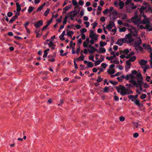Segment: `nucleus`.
Returning a JSON list of instances; mask_svg holds the SVG:
<instances>
[{
	"label": "nucleus",
	"mask_w": 152,
	"mask_h": 152,
	"mask_svg": "<svg viewBox=\"0 0 152 152\" xmlns=\"http://www.w3.org/2000/svg\"><path fill=\"white\" fill-rule=\"evenodd\" d=\"M145 7V10H143V11L145 10H146V12H152V8L151 7Z\"/></svg>",
	"instance_id": "obj_28"
},
{
	"label": "nucleus",
	"mask_w": 152,
	"mask_h": 152,
	"mask_svg": "<svg viewBox=\"0 0 152 152\" xmlns=\"http://www.w3.org/2000/svg\"><path fill=\"white\" fill-rule=\"evenodd\" d=\"M145 29H148L149 31L152 30V27L149 24H147V25L145 26Z\"/></svg>",
	"instance_id": "obj_23"
},
{
	"label": "nucleus",
	"mask_w": 152,
	"mask_h": 152,
	"mask_svg": "<svg viewBox=\"0 0 152 152\" xmlns=\"http://www.w3.org/2000/svg\"><path fill=\"white\" fill-rule=\"evenodd\" d=\"M48 46L49 47H51L53 49H54L55 47V45L53 44V42L52 41H50L49 43L48 44Z\"/></svg>",
	"instance_id": "obj_27"
},
{
	"label": "nucleus",
	"mask_w": 152,
	"mask_h": 152,
	"mask_svg": "<svg viewBox=\"0 0 152 152\" xmlns=\"http://www.w3.org/2000/svg\"><path fill=\"white\" fill-rule=\"evenodd\" d=\"M59 38L60 39L62 40H64V36L62 35H60L59 36Z\"/></svg>",
	"instance_id": "obj_60"
},
{
	"label": "nucleus",
	"mask_w": 152,
	"mask_h": 152,
	"mask_svg": "<svg viewBox=\"0 0 152 152\" xmlns=\"http://www.w3.org/2000/svg\"><path fill=\"white\" fill-rule=\"evenodd\" d=\"M114 57L113 56L110 57L107 56L106 57V59L108 60H111L113 59Z\"/></svg>",
	"instance_id": "obj_49"
},
{
	"label": "nucleus",
	"mask_w": 152,
	"mask_h": 152,
	"mask_svg": "<svg viewBox=\"0 0 152 152\" xmlns=\"http://www.w3.org/2000/svg\"><path fill=\"white\" fill-rule=\"evenodd\" d=\"M131 0H127L125 2V4L126 6L128 5L130 3H131Z\"/></svg>",
	"instance_id": "obj_58"
},
{
	"label": "nucleus",
	"mask_w": 152,
	"mask_h": 152,
	"mask_svg": "<svg viewBox=\"0 0 152 152\" xmlns=\"http://www.w3.org/2000/svg\"><path fill=\"white\" fill-rule=\"evenodd\" d=\"M143 47L149 52H151L152 50V49L151 46L148 45L145 43H144L142 45Z\"/></svg>",
	"instance_id": "obj_13"
},
{
	"label": "nucleus",
	"mask_w": 152,
	"mask_h": 152,
	"mask_svg": "<svg viewBox=\"0 0 152 152\" xmlns=\"http://www.w3.org/2000/svg\"><path fill=\"white\" fill-rule=\"evenodd\" d=\"M110 82L111 84L113 85H116L118 84V82H117L113 81L112 80H110Z\"/></svg>",
	"instance_id": "obj_50"
},
{
	"label": "nucleus",
	"mask_w": 152,
	"mask_h": 152,
	"mask_svg": "<svg viewBox=\"0 0 152 152\" xmlns=\"http://www.w3.org/2000/svg\"><path fill=\"white\" fill-rule=\"evenodd\" d=\"M98 53H104L106 51L105 49L104 48H99L98 50L97 51Z\"/></svg>",
	"instance_id": "obj_26"
},
{
	"label": "nucleus",
	"mask_w": 152,
	"mask_h": 152,
	"mask_svg": "<svg viewBox=\"0 0 152 152\" xmlns=\"http://www.w3.org/2000/svg\"><path fill=\"white\" fill-rule=\"evenodd\" d=\"M109 13H110V16H111L112 15H117V12L114 10V8L112 7H110L109 8Z\"/></svg>",
	"instance_id": "obj_12"
},
{
	"label": "nucleus",
	"mask_w": 152,
	"mask_h": 152,
	"mask_svg": "<svg viewBox=\"0 0 152 152\" xmlns=\"http://www.w3.org/2000/svg\"><path fill=\"white\" fill-rule=\"evenodd\" d=\"M126 26L128 27V29L131 32L132 35H133L134 37H137V32L136 29L134 27L127 25Z\"/></svg>",
	"instance_id": "obj_7"
},
{
	"label": "nucleus",
	"mask_w": 152,
	"mask_h": 152,
	"mask_svg": "<svg viewBox=\"0 0 152 152\" xmlns=\"http://www.w3.org/2000/svg\"><path fill=\"white\" fill-rule=\"evenodd\" d=\"M142 40L140 37H138L136 39L134 42V46L136 50L142 51V48L140 46Z\"/></svg>",
	"instance_id": "obj_4"
},
{
	"label": "nucleus",
	"mask_w": 152,
	"mask_h": 152,
	"mask_svg": "<svg viewBox=\"0 0 152 152\" xmlns=\"http://www.w3.org/2000/svg\"><path fill=\"white\" fill-rule=\"evenodd\" d=\"M100 20L102 22H104L105 21V18L104 17H102L100 18Z\"/></svg>",
	"instance_id": "obj_62"
},
{
	"label": "nucleus",
	"mask_w": 152,
	"mask_h": 152,
	"mask_svg": "<svg viewBox=\"0 0 152 152\" xmlns=\"http://www.w3.org/2000/svg\"><path fill=\"white\" fill-rule=\"evenodd\" d=\"M88 48H90V49L88 50V51L89 53H93L95 51L96 48L92 46V45H91V47H89Z\"/></svg>",
	"instance_id": "obj_19"
},
{
	"label": "nucleus",
	"mask_w": 152,
	"mask_h": 152,
	"mask_svg": "<svg viewBox=\"0 0 152 152\" xmlns=\"http://www.w3.org/2000/svg\"><path fill=\"white\" fill-rule=\"evenodd\" d=\"M84 63L85 64H87V68H91L93 66V64L91 62L87 61L85 60L84 61Z\"/></svg>",
	"instance_id": "obj_17"
},
{
	"label": "nucleus",
	"mask_w": 152,
	"mask_h": 152,
	"mask_svg": "<svg viewBox=\"0 0 152 152\" xmlns=\"http://www.w3.org/2000/svg\"><path fill=\"white\" fill-rule=\"evenodd\" d=\"M78 3L80 5H82L84 4V2L83 1L80 0L79 1Z\"/></svg>",
	"instance_id": "obj_64"
},
{
	"label": "nucleus",
	"mask_w": 152,
	"mask_h": 152,
	"mask_svg": "<svg viewBox=\"0 0 152 152\" xmlns=\"http://www.w3.org/2000/svg\"><path fill=\"white\" fill-rule=\"evenodd\" d=\"M84 24L86 25V28L88 27L89 26V23L87 21H86L84 22Z\"/></svg>",
	"instance_id": "obj_57"
},
{
	"label": "nucleus",
	"mask_w": 152,
	"mask_h": 152,
	"mask_svg": "<svg viewBox=\"0 0 152 152\" xmlns=\"http://www.w3.org/2000/svg\"><path fill=\"white\" fill-rule=\"evenodd\" d=\"M103 90L104 92H107L108 91V88L107 87H105L103 89Z\"/></svg>",
	"instance_id": "obj_61"
},
{
	"label": "nucleus",
	"mask_w": 152,
	"mask_h": 152,
	"mask_svg": "<svg viewBox=\"0 0 152 152\" xmlns=\"http://www.w3.org/2000/svg\"><path fill=\"white\" fill-rule=\"evenodd\" d=\"M34 9V7H32L30 6L29 7L28 9V11L29 12H32Z\"/></svg>",
	"instance_id": "obj_42"
},
{
	"label": "nucleus",
	"mask_w": 152,
	"mask_h": 152,
	"mask_svg": "<svg viewBox=\"0 0 152 152\" xmlns=\"http://www.w3.org/2000/svg\"><path fill=\"white\" fill-rule=\"evenodd\" d=\"M94 62L95 65L97 66L99 65L102 62V61H100V60H98L95 61Z\"/></svg>",
	"instance_id": "obj_36"
},
{
	"label": "nucleus",
	"mask_w": 152,
	"mask_h": 152,
	"mask_svg": "<svg viewBox=\"0 0 152 152\" xmlns=\"http://www.w3.org/2000/svg\"><path fill=\"white\" fill-rule=\"evenodd\" d=\"M81 39H83L84 40L86 38V36L84 34H81Z\"/></svg>",
	"instance_id": "obj_53"
},
{
	"label": "nucleus",
	"mask_w": 152,
	"mask_h": 152,
	"mask_svg": "<svg viewBox=\"0 0 152 152\" xmlns=\"http://www.w3.org/2000/svg\"><path fill=\"white\" fill-rule=\"evenodd\" d=\"M143 79L142 78V79ZM142 84H143V87L145 88H149V87L147 83H144L143 81Z\"/></svg>",
	"instance_id": "obj_37"
},
{
	"label": "nucleus",
	"mask_w": 152,
	"mask_h": 152,
	"mask_svg": "<svg viewBox=\"0 0 152 152\" xmlns=\"http://www.w3.org/2000/svg\"><path fill=\"white\" fill-rule=\"evenodd\" d=\"M70 18L72 20H74L75 17L77 14V12L75 11H73L70 12Z\"/></svg>",
	"instance_id": "obj_11"
},
{
	"label": "nucleus",
	"mask_w": 152,
	"mask_h": 152,
	"mask_svg": "<svg viewBox=\"0 0 152 152\" xmlns=\"http://www.w3.org/2000/svg\"><path fill=\"white\" fill-rule=\"evenodd\" d=\"M142 79H140L137 81V82H136V84L133 85H134L137 87H138L140 88V90L138 89H137L136 90V93L139 94H140L141 92L143 91L142 88Z\"/></svg>",
	"instance_id": "obj_6"
},
{
	"label": "nucleus",
	"mask_w": 152,
	"mask_h": 152,
	"mask_svg": "<svg viewBox=\"0 0 152 152\" xmlns=\"http://www.w3.org/2000/svg\"><path fill=\"white\" fill-rule=\"evenodd\" d=\"M129 52V50L128 49H126L124 50L123 51V53L125 54H127Z\"/></svg>",
	"instance_id": "obj_48"
},
{
	"label": "nucleus",
	"mask_w": 152,
	"mask_h": 152,
	"mask_svg": "<svg viewBox=\"0 0 152 152\" xmlns=\"http://www.w3.org/2000/svg\"><path fill=\"white\" fill-rule=\"evenodd\" d=\"M16 10L18 12H19L21 10V8L20 5L18 3H16Z\"/></svg>",
	"instance_id": "obj_25"
},
{
	"label": "nucleus",
	"mask_w": 152,
	"mask_h": 152,
	"mask_svg": "<svg viewBox=\"0 0 152 152\" xmlns=\"http://www.w3.org/2000/svg\"><path fill=\"white\" fill-rule=\"evenodd\" d=\"M18 18V16L15 15L12 17L11 19L10 20L9 23H12L16 18Z\"/></svg>",
	"instance_id": "obj_24"
},
{
	"label": "nucleus",
	"mask_w": 152,
	"mask_h": 152,
	"mask_svg": "<svg viewBox=\"0 0 152 152\" xmlns=\"http://www.w3.org/2000/svg\"><path fill=\"white\" fill-rule=\"evenodd\" d=\"M110 62L111 63H113L116 64H118L119 63V61H118L116 60H115L112 61H111Z\"/></svg>",
	"instance_id": "obj_52"
},
{
	"label": "nucleus",
	"mask_w": 152,
	"mask_h": 152,
	"mask_svg": "<svg viewBox=\"0 0 152 152\" xmlns=\"http://www.w3.org/2000/svg\"><path fill=\"white\" fill-rule=\"evenodd\" d=\"M138 95H136L135 96H134L133 95H130L128 96L129 98L131 99V98H132L133 99H137L138 98Z\"/></svg>",
	"instance_id": "obj_29"
},
{
	"label": "nucleus",
	"mask_w": 152,
	"mask_h": 152,
	"mask_svg": "<svg viewBox=\"0 0 152 152\" xmlns=\"http://www.w3.org/2000/svg\"><path fill=\"white\" fill-rule=\"evenodd\" d=\"M121 18L122 19H125L127 17V15L125 14H122Z\"/></svg>",
	"instance_id": "obj_47"
},
{
	"label": "nucleus",
	"mask_w": 152,
	"mask_h": 152,
	"mask_svg": "<svg viewBox=\"0 0 152 152\" xmlns=\"http://www.w3.org/2000/svg\"><path fill=\"white\" fill-rule=\"evenodd\" d=\"M116 90L122 96L133 93L132 91L126 89V87L121 85L120 86L118 87H117Z\"/></svg>",
	"instance_id": "obj_3"
},
{
	"label": "nucleus",
	"mask_w": 152,
	"mask_h": 152,
	"mask_svg": "<svg viewBox=\"0 0 152 152\" xmlns=\"http://www.w3.org/2000/svg\"><path fill=\"white\" fill-rule=\"evenodd\" d=\"M136 59V57L135 56H133L131 57L129 59V60H127V61H129V62H133Z\"/></svg>",
	"instance_id": "obj_30"
},
{
	"label": "nucleus",
	"mask_w": 152,
	"mask_h": 152,
	"mask_svg": "<svg viewBox=\"0 0 152 152\" xmlns=\"http://www.w3.org/2000/svg\"><path fill=\"white\" fill-rule=\"evenodd\" d=\"M50 11V9L48 8L47 10L44 13V15L45 16H47V15H48V13H49V12Z\"/></svg>",
	"instance_id": "obj_38"
},
{
	"label": "nucleus",
	"mask_w": 152,
	"mask_h": 152,
	"mask_svg": "<svg viewBox=\"0 0 152 152\" xmlns=\"http://www.w3.org/2000/svg\"><path fill=\"white\" fill-rule=\"evenodd\" d=\"M7 16L9 17H10L12 15V13L11 12H9L7 14Z\"/></svg>",
	"instance_id": "obj_63"
},
{
	"label": "nucleus",
	"mask_w": 152,
	"mask_h": 152,
	"mask_svg": "<svg viewBox=\"0 0 152 152\" xmlns=\"http://www.w3.org/2000/svg\"><path fill=\"white\" fill-rule=\"evenodd\" d=\"M80 31L81 34H84V33L87 32V30L85 28H83L82 29L80 30Z\"/></svg>",
	"instance_id": "obj_40"
},
{
	"label": "nucleus",
	"mask_w": 152,
	"mask_h": 152,
	"mask_svg": "<svg viewBox=\"0 0 152 152\" xmlns=\"http://www.w3.org/2000/svg\"><path fill=\"white\" fill-rule=\"evenodd\" d=\"M71 7V5L70 6L69 5V6H67L66 7H65L63 9V10L65 11H66L68 10Z\"/></svg>",
	"instance_id": "obj_41"
},
{
	"label": "nucleus",
	"mask_w": 152,
	"mask_h": 152,
	"mask_svg": "<svg viewBox=\"0 0 152 152\" xmlns=\"http://www.w3.org/2000/svg\"><path fill=\"white\" fill-rule=\"evenodd\" d=\"M63 103V101L62 99H61L60 100V103L58 104V106H60Z\"/></svg>",
	"instance_id": "obj_54"
},
{
	"label": "nucleus",
	"mask_w": 152,
	"mask_h": 152,
	"mask_svg": "<svg viewBox=\"0 0 152 152\" xmlns=\"http://www.w3.org/2000/svg\"><path fill=\"white\" fill-rule=\"evenodd\" d=\"M100 46L103 47L107 45V43L105 42H102L100 43Z\"/></svg>",
	"instance_id": "obj_51"
},
{
	"label": "nucleus",
	"mask_w": 152,
	"mask_h": 152,
	"mask_svg": "<svg viewBox=\"0 0 152 152\" xmlns=\"http://www.w3.org/2000/svg\"><path fill=\"white\" fill-rule=\"evenodd\" d=\"M115 66V65L113 64L110 65L109 66V68L107 70V73L110 74H114L115 73V69L113 67Z\"/></svg>",
	"instance_id": "obj_10"
},
{
	"label": "nucleus",
	"mask_w": 152,
	"mask_h": 152,
	"mask_svg": "<svg viewBox=\"0 0 152 152\" xmlns=\"http://www.w3.org/2000/svg\"><path fill=\"white\" fill-rule=\"evenodd\" d=\"M93 44L90 43V40L88 38H87L83 43V46L86 48H88L89 47H91V45H92Z\"/></svg>",
	"instance_id": "obj_9"
},
{
	"label": "nucleus",
	"mask_w": 152,
	"mask_h": 152,
	"mask_svg": "<svg viewBox=\"0 0 152 152\" xmlns=\"http://www.w3.org/2000/svg\"><path fill=\"white\" fill-rule=\"evenodd\" d=\"M146 95L145 94H142L140 96V98L141 99H143L146 98Z\"/></svg>",
	"instance_id": "obj_43"
},
{
	"label": "nucleus",
	"mask_w": 152,
	"mask_h": 152,
	"mask_svg": "<svg viewBox=\"0 0 152 152\" xmlns=\"http://www.w3.org/2000/svg\"><path fill=\"white\" fill-rule=\"evenodd\" d=\"M107 65L105 63H103L101 64V66L102 67L105 68L107 67Z\"/></svg>",
	"instance_id": "obj_56"
},
{
	"label": "nucleus",
	"mask_w": 152,
	"mask_h": 152,
	"mask_svg": "<svg viewBox=\"0 0 152 152\" xmlns=\"http://www.w3.org/2000/svg\"><path fill=\"white\" fill-rule=\"evenodd\" d=\"M46 3H44L42 4L41 6L39 7L37 9V11H41L42 9L43 8L44 6L45 5Z\"/></svg>",
	"instance_id": "obj_31"
},
{
	"label": "nucleus",
	"mask_w": 152,
	"mask_h": 152,
	"mask_svg": "<svg viewBox=\"0 0 152 152\" xmlns=\"http://www.w3.org/2000/svg\"><path fill=\"white\" fill-rule=\"evenodd\" d=\"M145 8V7H144L142 6L140 10V17L143 16L144 18L142 22L140 19L137 17V12L135 13V15L131 18V21L135 24L137 25L138 26L141 23L147 24L150 23L149 19L147 18L146 16L144 14L143 12Z\"/></svg>",
	"instance_id": "obj_1"
},
{
	"label": "nucleus",
	"mask_w": 152,
	"mask_h": 152,
	"mask_svg": "<svg viewBox=\"0 0 152 152\" xmlns=\"http://www.w3.org/2000/svg\"><path fill=\"white\" fill-rule=\"evenodd\" d=\"M43 25L42 21V20L39 21L37 23L34 24V26L36 28H39Z\"/></svg>",
	"instance_id": "obj_16"
},
{
	"label": "nucleus",
	"mask_w": 152,
	"mask_h": 152,
	"mask_svg": "<svg viewBox=\"0 0 152 152\" xmlns=\"http://www.w3.org/2000/svg\"><path fill=\"white\" fill-rule=\"evenodd\" d=\"M119 5V6L120 9H122L124 5V3L123 1H120Z\"/></svg>",
	"instance_id": "obj_33"
},
{
	"label": "nucleus",
	"mask_w": 152,
	"mask_h": 152,
	"mask_svg": "<svg viewBox=\"0 0 152 152\" xmlns=\"http://www.w3.org/2000/svg\"><path fill=\"white\" fill-rule=\"evenodd\" d=\"M125 79L127 80L130 79L129 82L131 83L133 85H135L137 81L135 80H138L142 79V77L140 72L137 73L135 70H133L131 74L127 75L125 76Z\"/></svg>",
	"instance_id": "obj_2"
},
{
	"label": "nucleus",
	"mask_w": 152,
	"mask_h": 152,
	"mask_svg": "<svg viewBox=\"0 0 152 152\" xmlns=\"http://www.w3.org/2000/svg\"><path fill=\"white\" fill-rule=\"evenodd\" d=\"M132 35L130 33L126 34L124 39V42L126 43H130L133 42L134 39L132 38Z\"/></svg>",
	"instance_id": "obj_8"
},
{
	"label": "nucleus",
	"mask_w": 152,
	"mask_h": 152,
	"mask_svg": "<svg viewBox=\"0 0 152 152\" xmlns=\"http://www.w3.org/2000/svg\"><path fill=\"white\" fill-rule=\"evenodd\" d=\"M89 37L91 39L90 40V43L91 44H94L97 40L98 36L93 31L91 30L90 31Z\"/></svg>",
	"instance_id": "obj_5"
},
{
	"label": "nucleus",
	"mask_w": 152,
	"mask_h": 152,
	"mask_svg": "<svg viewBox=\"0 0 152 152\" xmlns=\"http://www.w3.org/2000/svg\"><path fill=\"white\" fill-rule=\"evenodd\" d=\"M114 26V22L113 21H110L109 24L107 26V28L109 31H110Z\"/></svg>",
	"instance_id": "obj_15"
},
{
	"label": "nucleus",
	"mask_w": 152,
	"mask_h": 152,
	"mask_svg": "<svg viewBox=\"0 0 152 152\" xmlns=\"http://www.w3.org/2000/svg\"><path fill=\"white\" fill-rule=\"evenodd\" d=\"M81 55L79 58L75 59L76 61H79L81 60H83L85 56L82 54V52H81Z\"/></svg>",
	"instance_id": "obj_20"
},
{
	"label": "nucleus",
	"mask_w": 152,
	"mask_h": 152,
	"mask_svg": "<svg viewBox=\"0 0 152 152\" xmlns=\"http://www.w3.org/2000/svg\"><path fill=\"white\" fill-rule=\"evenodd\" d=\"M131 99L132 102H133L135 105L138 106L140 107L141 105L139 100L138 99H133L132 98H131Z\"/></svg>",
	"instance_id": "obj_14"
},
{
	"label": "nucleus",
	"mask_w": 152,
	"mask_h": 152,
	"mask_svg": "<svg viewBox=\"0 0 152 152\" xmlns=\"http://www.w3.org/2000/svg\"><path fill=\"white\" fill-rule=\"evenodd\" d=\"M139 63L141 65L145 66L147 63V61L143 60H142L139 62Z\"/></svg>",
	"instance_id": "obj_22"
},
{
	"label": "nucleus",
	"mask_w": 152,
	"mask_h": 152,
	"mask_svg": "<svg viewBox=\"0 0 152 152\" xmlns=\"http://www.w3.org/2000/svg\"><path fill=\"white\" fill-rule=\"evenodd\" d=\"M134 53L132 51L126 57V58H130L132 56L134 55Z\"/></svg>",
	"instance_id": "obj_34"
},
{
	"label": "nucleus",
	"mask_w": 152,
	"mask_h": 152,
	"mask_svg": "<svg viewBox=\"0 0 152 152\" xmlns=\"http://www.w3.org/2000/svg\"><path fill=\"white\" fill-rule=\"evenodd\" d=\"M139 136V134L137 133H135L134 134L133 137L135 138Z\"/></svg>",
	"instance_id": "obj_59"
},
{
	"label": "nucleus",
	"mask_w": 152,
	"mask_h": 152,
	"mask_svg": "<svg viewBox=\"0 0 152 152\" xmlns=\"http://www.w3.org/2000/svg\"><path fill=\"white\" fill-rule=\"evenodd\" d=\"M74 34V32L72 31H69L67 33L66 35L68 37H71Z\"/></svg>",
	"instance_id": "obj_32"
},
{
	"label": "nucleus",
	"mask_w": 152,
	"mask_h": 152,
	"mask_svg": "<svg viewBox=\"0 0 152 152\" xmlns=\"http://www.w3.org/2000/svg\"><path fill=\"white\" fill-rule=\"evenodd\" d=\"M132 124H133V125L136 128L139 127V126H140V125H139L138 123H136L135 122H133Z\"/></svg>",
	"instance_id": "obj_44"
},
{
	"label": "nucleus",
	"mask_w": 152,
	"mask_h": 152,
	"mask_svg": "<svg viewBox=\"0 0 152 152\" xmlns=\"http://www.w3.org/2000/svg\"><path fill=\"white\" fill-rule=\"evenodd\" d=\"M141 67L143 69L144 72H145L146 71L147 69L148 68L149 66L146 65L145 66H142Z\"/></svg>",
	"instance_id": "obj_35"
},
{
	"label": "nucleus",
	"mask_w": 152,
	"mask_h": 152,
	"mask_svg": "<svg viewBox=\"0 0 152 152\" xmlns=\"http://www.w3.org/2000/svg\"><path fill=\"white\" fill-rule=\"evenodd\" d=\"M88 58L90 60L92 61L93 62L95 61L94 59V56L92 55H91L89 56Z\"/></svg>",
	"instance_id": "obj_46"
},
{
	"label": "nucleus",
	"mask_w": 152,
	"mask_h": 152,
	"mask_svg": "<svg viewBox=\"0 0 152 152\" xmlns=\"http://www.w3.org/2000/svg\"><path fill=\"white\" fill-rule=\"evenodd\" d=\"M124 42V39H120L117 41L116 44L119 45L121 46Z\"/></svg>",
	"instance_id": "obj_18"
},
{
	"label": "nucleus",
	"mask_w": 152,
	"mask_h": 152,
	"mask_svg": "<svg viewBox=\"0 0 152 152\" xmlns=\"http://www.w3.org/2000/svg\"><path fill=\"white\" fill-rule=\"evenodd\" d=\"M97 25V23L96 22H95L94 23H92L91 25H92V28L93 29H94L96 27Z\"/></svg>",
	"instance_id": "obj_45"
},
{
	"label": "nucleus",
	"mask_w": 152,
	"mask_h": 152,
	"mask_svg": "<svg viewBox=\"0 0 152 152\" xmlns=\"http://www.w3.org/2000/svg\"><path fill=\"white\" fill-rule=\"evenodd\" d=\"M126 30V28L125 27H123L119 29V31L120 32H124Z\"/></svg>",
	"instance_id": "obj_39"
},
{
	"label": "nucleus",
	"mask_w": 152,
	"mask_h": 152,
	"mask_svg": "<svg viewBox=\"0 0 152 152\" xmlns=\"http://www.w3.org/2000/svg\"><path fill=\"white\" fill-rule=\"evenodd\" d=\"M124 120L125 118L123 116H121L119 118V120L121 121H123Z\"/></svg>",
	"instance_id": "obj_55"
},
{
	"label": "nucleus",
	"mask_w": 152,
	"mask_h": 152,
	"mask_svg": "<svg viewBox=\"0 0 152 152\" xmlns=\"http://www.w3.org/2000/svg\"><path fill=\"white\" fill-rule=\"evenodd\" d=\"M126 65L125 66V68L126 70L129 69L131 67V63L129 61H126Z\"/></svg>",
	"instance_id": "obj_21"
}]
</instances>
